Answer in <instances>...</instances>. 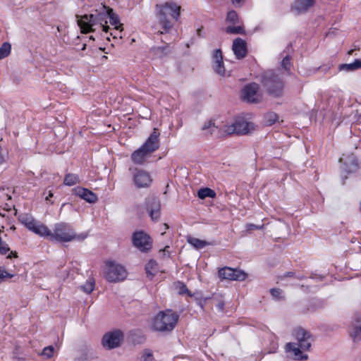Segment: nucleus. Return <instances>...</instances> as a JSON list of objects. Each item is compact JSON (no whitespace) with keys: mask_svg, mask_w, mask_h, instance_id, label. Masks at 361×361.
Returning <instances> with one entry per match:
<instances>
[{"mask_svg":"<svg viewBox=\"0 0 361 361\" xmlns=\"http://www.w3.org/2000/svg\"><path fill=\"white\" fill-rule=\"evenodd\" d=\"M352 336L355 341H357L361 340V326L359 327L355 328Z\"/></svg>","mask_w":361,"mask_h":361,"instance_id":"obj_40","label":"nucleus"},{"mask_svg":"<svg viewBox=\"0 0 361 361\" xmlns=\"http://www.w3.org/2000/svg\"><path fill=\"white\" fill-rule=\"evenodd\" d=\"M361 68V59H356L350 63H343L339 66L340 71H353Z\"/></svg>","mask_w":361,"mask_h":361,"instance_id":"obj_23","label":"nucleus"},{"mask_svg":"<svg viewBox=\"0 0 361 361\" xmlns=\"http://www.w3.org/2000/svg\"><path fill=\"white\" fill-rule=\"evenodd\" d=\"M180 6L172 1L156 5V22L153 28L156 30L157 35H166L164 38H161L164 45L151 49L156 56L163 57L171 53L172 49L171 44L176 41V35H173L172 31L175 23L180 16Z\"/></svg>","mask_w":361,"mask_h":361,"instance_id":"obj_1","label":"nucleus"},{"mask_svg":"<svg viewBox=\"0 0 361 361\" xmlns=\"http://www.w3.org/2000/svg\"><path fill=\"white\" fill-rule=\"evenodd\" d=\"M75 17L78 25L83 33L94 32L97 28L108 32L110 29L107 25L108 19H109L110 24L114 25L116 30L121 27L118 16L114 13L112 8L104 5L100 6L90 14L76 15Z\"/></svg>","mask_w":361,"mask_h":361,"instance_id":"obj_2","label":"nucleus"},{"mask_svg":"<svg viewBox=\"0 0 361 361\" xmlns=\"http://www.w3.org/2000/svg\"><path fill=\"white\" fill-rule=\"evenodd\" d=\"M179 320V314L172 310L160 311L152 319L153 330L158 332L169 333L176 327Z\"/></svg>","mask_w":361,"mask_h":361,"instance_id":"obj_5","label":"nucleus"},{"mask_svg":"<svg viewBox=\"0 0 361 361\" xmlns=\"http://www.w3.org/2000/svg\"><path fill=\"white\" fill-rule=\"evenodd\" d=\"M243 1H244V0H232L233 4L235 5H236V4L240 5Z\"/></svg>","mask_w":361,"mask_h":361,"instance_id":"obj_47","label":"nucleus"},{"mask_svg":"<svg viewBox=\"0 0 361 361\" xmlns=\"http://www.w3.org/2000/svg\"><path fill=\"white\" fill-rule=\"evenodd\" d=\"M270 293L274 298L276 300H283L284 297L282 296V290L280 288H272Z\"/></svg>","mask_w":361,"mask_h":361,"instance_id":"obj_36","label":"nucleus"},{"mask_svg":"<svg viewBox=\"0 0 361 361\" xmlns=\"http://www.w3.org/2000/svg\"><path fill=\"white\" fill-rule=\"evenodd\" d=\"M150 154L147 152L142 147L134 151L130 157L131 161L137 165H142L145 163L146 159L150 157Z\"/></svg>","mask_w":361,"mask_h":361,"instance_id":"obj_19","label":"nucleus"},{"mask_svg":"<svg viewBox=\"0 0 361 361\" xmlns=\"http://www.w3.org/2000/svg\"><path fill=\"white\" fill-rule=\"evenodd\" d=\"M187 242L197 250L202 249L205 246L210 245V243L207 241L202 240L192 236H188Z\"/></svg>","mask_w":361,"mask_h":361,"instance_id":"obj_24","label":"nucleus"},{"mask_svg":"<svg viewBox=\"0 0 361 361\" xmlns=\"http://www.w3.org/2000/svg\"><path fill=\"white\" fill-rule=\"evenodd\" d=\"M11 50V45L8 42H4L0 47V59L7 57Z\"/></svg>","mask_w":361,"mask_h":361,"instance_id":"obj_29","label":"nucleus"},{"mask_svg":"<svg viewBox=\"0 0 361 361\" xmlns=\"http://www.w3.org/2000/svg\"><path fill=\"white\" fill-rule=\"evenodd\" d=\"M212 303L213 305H215L219 312H222L224 311L225 303L221 299L213 298L212 299Z\"/></svg>","mask_w":361,"mask_h":361,"instance_id":"obj_33","label":"nucleus"},{"mask_svg":"<svg viewBox=\"0 0 361 361\" xmlns=\"http://www.w3.org/2000/svg\"><path fill=\"white\" fill-rule=\"evenodd\" d=\"M123 340V334L120 330L105 334L102 338V345L108 350L118 347Z\"/></svg>","mask_w":361,"mask_h":361,"instance_id":"obj_12","label":"nucleus"},{"mask_svg":"<svg viewBox=\"0 0 361 361\" xmlns=\"http://www.w3.org/2000/svg\"><path fill=\"white\" fill-rule=\"evenodd\" d=\"M201 31H202V30H201V29H198V30H197V34H198L199 35H200V34H201Z\"/></svg>","mask_w":361,"mask_h":361,"instance_id":"obj_50","label":"nucleus"},{"mask_svg":"<svg viewBox=\"0 0 361 361\" xmlns=\"http://www.w3.org/2000/svg\"><path fill=\"white\" fill-rule=\"evenodd\" d=\"M145 207L152 221H157L160 217L161 204L156 197H149L145 200Z\"/></svg>","mask_w":361,"mask_h":361,"instance_id":"obj_14","label":"nucleus"},{"mask_svg":"<svg viewBox=\"0 0 361 361\" xmlns=\"http://www.w3.org/2000/svg\"><path fill=\"white\" fill-rule=\"evenodd\" d=\"M218 273L221 279L244 281L247 278V274L245 271L228 267L220 269Z\"/></svg>","mask_w":361,"mask_h":361,"instance_id":"obj_13","label":"nucleus"},{"mask_svg":"<svg viewBox=\"0 0 361 361\" xmlns=\"http://www.w3.org/2000/svg\"><path fill=\"white\" fill-rule=\"evenodd\" d=\"M254 130L255 125L253 123L240 118L235 120L231 125L226 126L224 131L228 135H245Z\"/></svg>","mask_w":361,"mask_h":361,"instance_id":"obj_8","label":"nucleus"},{"mask_svg":"<svg viewBox=\"0 0 361 361\" xmlns=\"http://www.w3.org/2000/svg\"><path fill=\"white\" fill-rule=\"evenodd\" d=\"M94 288V281L93 280L87 281L83 286H81V289L86 293H90L92 292Z\"/></svg>","mask_w":361,"mask_h":361,"instance_id":"obj_32","label":"nucleus"},{"mask_svg":"<svg viewBox=\"0 0 361 361\" xmlns=\"http://www.w3.org/2000/svg\"><path fill=\"white\" fill-rule=\"evenodd\" d=\"M178 286L179 294H189L190 295H191V294L189 293V290L185 284H183V283H178Z\"/></svg>","mask_w":361,"mask_h":361,"instance_id":"obj_41","label":"nucleus"},{"mask_svg":"<svg viewBox=\"0 0 361 361\" xmlns=\"http://www.w3.org/2000/svg\"><path fill=\"white\" fill-rule=\"evenodd\" d=\"M266 92L274 97H280L283 94L285 81L279 71L269 70L262 73L260 80Z\"/></svg>","mask_w":361,"mask_h":361,"instance_id":"obj_4","label":"nucleus"},{"mask_svg":"<svg viewBox=\"0 0 361 361\" xmlns=\"http://www.w3.org/2000/svg\"><path fill=\"white\" fill-rule=\"evenodd\" d=\"M293 336L297 342L288 343L286 345V350L293 352L295 360H306L307 355L302 354V351L310 350L314 339L311 333L302 327L295 328L293 331Z\"/></svg>","mask_w":361,"mask_h":361,"instance_id":"obj_3","label":"nucleus"},{"mask_svg":"<svg viewBox=\"0 0 361 361\" xmlns=\"http://www.w3.org/2000/svg\"><path fill=\"white\" fill-rule=\"evenodd\" d=\"M281 66L286 70V71H290L291 67V63H290V56L287 55L286 56L282 61H281Z\"/></svg>","mask_w":361,"mask_h":361,"instance_id":"obj_38","label":"nucleus"},{"mask_svg":"<svg viewBox=\"0 0 361 361\" xmlns=\"http://www.w3.org/2000/svg\"><path fill=\"white\" fill-rule=\"evenodd\" d=\"M197 195L200 199L204 200L206 197H214L216 192L209 188H205L200 189L197 192Z\"/></svg>","mask_w":361,"mask_h":361,"instance_id":"obj_26","label":"nucleus"},{"mask_svg":"<svg viewBox=\"0 0 361 361\" xmlns=\"http://www.w3.org/2000/svg\"><path fill=\"white\" fill-rule=\"evenodd\" d=\"M45 236L49 237L51 240L57 242H70L75 238L76 235L71 226L66 223L55 224L54 231Z\"/></svg>","mask_w":361,"mask_h":361,"instance_id":"obj_7","label":"nucleus"},{"mask_svg":"<svg viewBox=\"0 0 361 361\" xmlns=\"http://www.w3.org/2000/svg\"><path fill=\"white\" fill-rule=\"evenodd\" d=\"M52 197H53V193L51 192V191H49L48 195L46 197L45 199H46L47 201H50V199Z\"/></svg>","mask_w":361,"mask_h":361,"instance_id":"obj_46","label":"nucleus"},{"mask_svg":"<svg viewBox=\"0 0 361 361\" xmlns=\"http://www.w3.org/2000/svg\"><path fill=\"white\" fill-rule=\"evenodd\" d=\"M13 276V274L8 273L4 269L0 267V283L4 281L6 279H11Z\"/></svg>","mask_w":361,"mask_h":361,"instance_id":"obj_39","label":"nucleus"},{"mask_svg":"<svg viewBox=\"0 0 361 361\" xmlns=\"http://www.w3.org/2000/svg\"><path fill=\"white\" fill-rule=\"evenodd\" d=\"M304 277L303 276H298V279H303Z\"/></svg>","mask_w":361,"mask_h":361,"instance_id":"obj_54","label":"nucleus"},{"mask_svg":"<svg viewBox=\"0 0 361 361\" xmlns=\"http://www.w3.org/2000/svg\"><path fill=\"white\" fill-rule=\"evenodd\" d=\"M226 22L231 23L233 25L239 23L238 16L236 11L232 10L228 12L226 19Z\"/></svg>","mask_w":361,"mask_h":361,"instance_id":"obj_30","label":"nucleus"},{"mask_svg":"<svg viewBox=\"0 0 361 361\" xmlns=\"http://www.w3.org/2000/svg\"><path fill=\"white\" fill-rule=\"evenodd\" d=\"M122 31V28L121 27L120 29H118V30H116L115 29V27L114 28V31L111 32L110 33V35L114 37V38H117V37H121V36L119 35V34Z\"/></svg>","mask_w":361,"mask_h":361,"instance_id":"obj_44","label":"nucleus"},{"mask_svg":"<svg viewBox=\"0 0 361 361\" xmlns=\"http://www.w3.org/2000/svg\"><path fill=\"white\" fill-rule=\"evenodd\" d=\"M25 227L28 230L40 236H45L46 235L50 234L49 228L45 225L36 221L35 219L28 222Z\"/></svg>","mask_w":361,"mask_h":361,"instance_id":"obj_18","label":"nucleus"},{"mask_svg":"<svg viewBox=\"0 0 361 361\" xmlns=\"http://www.w3.org/2000/svg\"><path fill=\"white\" fill-rule=\"evenodd\" d=\"M158 264L154 259H150L145 265L147 276L150 279H152L158 273Z\"/></svg>","mask_w":361,"mask_h":361,"instance_id":"obj_22","label":"nucleus"},{"mask_svg":"<svg viewBox=\"0 0 361 361\" xmlns=\"http://www.w3.org/2000/svg\"><path fill=\"white\" fill-rule=\"evenodd\" d=\"M241 97L248 103L257 104L262 101V97L259 92V86L256 82H251L244 86Z\"/></svg>","mask_w":361,"mask_h":361,"instance_id":"obj_9","label":"nucleus"},{"mask_svg":"<svg viewBox=\"0 0 361 361\" xmlns=\"http://www.w3.org/2000/svg\"><path fill=\"white\" fill-rule=\"evenodd\" d=\"M293 274H294V273H293V272H287V273L285 274V276H286V277H288H288H290V276H293Z\"/></svg>","mask_w":361,"mask_h":361,"instance_id":"obj_48","label":"nucleus"},{"mask_svg":"<svg viewBox=\"0 0 361 361\" xmlns=\"http://www.w3.org/2000/svg\"><path fill=\"white\" fill-rule=\"evenodd\" d=\"M217 127L215 126L214 123L212 121H209L204 124L202 129L203 130L210 129V134H213L216 130Z\"/></svg>","mask_w":361,"mask_h":361,"instance_id":"obj_37","label":"nucleus"},{"mask_svg":"<svg viewBox=\"0 0 361 361\" xmlns=\"http://www.w3.org/2000/svg\"><path fill=\"white\" fill-rule=\"evenodd\" d=\"M353 51V49L350 50V51H348V54H352Z\"/></svg>","mask_w":361,"mask_h":361,"instance_id":"obj_52","label":"nucleus"},{"mask_svg":"<svg viewBox=\"0 0 361 361\" xmlns=\"http://www.w3.org/2000/svg\"><path fill=\"white\" fill-rule=\"evenodd\" d=\"M264 228V224L262 225H255L253 224H247L246 225V229L247 231H252V230H257V229H262Z\"/></svg>","mask_w":361,"mask_h":361,"instance_id":"obj_43","label":"nucleus"},{"mask_svg":"<svg viewBox=\"0 0 361 361\" xmlns=\"http://www.w3.org/2000/svg\"><path fill=\"white\" fill-rule=\"evenodd\" d=\"M9 250H10V248L8 247V245L6 242L0 243V254L1 255H6Z\"/></svg>","mask_w":361,"mask_h":361,"instance_id":"obj_42","label":"nucleus"},{"mask_svg":"<svg viewBox=\"0 0 361 361\" xmlns=\"http://www.w3.org/2000/svg\"><path fill=\"white\" fill-rule=\"evenodd\" d=\"M225 32L228 34L233 35H244L245 34V31L244 27L243 25H237V26H228L225 29Z\"/></svg>","mask_w":361,"mask_h":361,"instance_id":"obj_28","label":"nucleus"},{"mask_svg":"<svg viewBox=\"0 0 361 361\" xmlns=\"http://www.w3.org/2000/svg\"><path fill=\"white\" fill-rule=\"evenodd\" d=\"M86 238V235H82V236L81 237L82 239H85Z\"/></svg>","mask_w":361,"mask_h":361,"instance_id":"obj_53","label":"nucleus"},{"mask_svg":"<svg viewBox=\"0 0 361 361\" xmlns=\"http://www.w3.org/2000/svg\"><path fill=\"white\" fill-rule=\"evenodd\" d=\"M316 0H295L293 7L298 13L306 12L314 6Z\"/></svg>","mask_w":361,"mask_h":361,"instance_id":"obj_21","label":"nucleus"},{"mask_svg":"<svg viewBox=\"0 0 361 361\" xmlns=\"http://www.w3.org/2000/svg\"><path fill=\"white\" fill-rule=\"evenodd\" d=\"M168 247H169V246H166V247L164 248V251H165L166 249L168 248Z\"/></svg>","mask_w":361,"mask_h":361,"instance_id":"obj_55","label":"nucleus"},{"mask_svg":"<svg viewBox=\"0 0 361 361\" xmlns=\"http://www.w3.org/2000/svg\"><path fill=\"white\" fill-rule=\"evenodd\" d=\"M12 257H18V254L16 252H11L8 256L7 258L11 259Z\"/></svg>","mask_w":361,"mask_h":361,"instance_id":"obj_45","label":"nucleus"},{"mask_svg":"<svg viewBox=\"0 0 361 361\" xmlns=\"http://www.w3.org/2000/svg\"><path fill=\"white\" fill-rule=\"evenodd\" d=\"M140 360H141V361H153L154 357H153L152 352L148 349L145 350L143 352V353L140 357Z\"/></svg>","mask_w":361,"mask_h":361,"instance_id":"obj_35","label":"nucleus"},{"mask_svg":"<svg viewBox=\"0 0 361 361\" xmlns=\"http://www.w3.org/2000/svg\"><path fill=\"white\" fill-rule=\"evenodd\" d=\"M129 170L131 171L133 183L137 188H145L151 185L152 178L149 172L137 168H130Z\"/></svg>","mask_w":361,"mask_h":361,"instance_id":"obj_11","label":"nucleus"},{"mask_svg":"<svg viewBox=\"0 0 361 361\" xmlns=\"http://www.w3.org/2000/svg\"><path fill=\"white\" fill-rule=\"evenodd\" d=\"M164 226L165 229H167L169 228L168 225L166 224H164Z\"/></svg>","mask_w":361,"mask_h":361,"instance_id":"obj_51","label":"nucleus"},{"mask_svg":"<svg viewBox=\"0 0 361 361\" xmlns=\"http://www.w3.org/2000/svg\"><path fill=\"white\" fill-rule=\"evenodd\" d=\"M104 276L109 282L116 283L124 280L127 276L125 267L114 261L106 262Z\"/></svg>","mask_w":361,"mask_h":361,"instance_id":"obj_6","label":"nucleus"},{"mask_svg":"<svg viewBox=\"0 0 361 361\" xmlns=\"http://www.w3.org/2000/svg\"><path fill=\"white\" fill-rule=\"evenodd\" d=\"M80 183L79 177L76 174L67 173L63 180V184L68 186H72Z\"/></svg>","mask_w":361,"mask_h":361,"instance_id":"obj_25","label":"nucleus"},{"mask_svg":"<svg viewBox=\"0 0 361 361\" xmlns=\"http://www.w3.org/2000/svg\"><path fill=\"white\" fill-rule=\"evenodd\" d=\"M86 49V44H84L82 47V50H85Z\"/></svg>","mask_w":361,"mask_h":361,"instance_id":"obj_49","label":"nucleus"},{"mask_svg":"<svg viewBox=\"0 0 361 361\" xmlns=\"http://www.w3.org/2000/svg\"><path fill=\"white\" fill-rule=\"evenodd\" d=\"M279 119V116L274 112H269L264 115V123L266 126H272Z\"/></svg>","mask_w":361,"mask_h":361,"instance_id":"obj_27","label":"nucleus"},{"mask_svg":"<svg viewBox=\"0 0 361 361\" xmlns=\"http://www.w3.org/2000/svg\"><path fill=\"white\" fill-rule=\"evenodd\" d=\"M213 68L214 71L219 75H225V68L223 62L222 51L220 49H216L214 51L213 56Z\"/></svg>","mask_w":361,"mask_h":361,"instance_id":"obj_17","label":"nucleus"},{"mask_svg":"<svg viewBox=\"0 0 361 361\" xmlns=\"http://www.w3.org/2000/svg\"><path fill=\"white\" fill-rule=\"evenodd\" d=\"M75 194L89 203H94L97 201V196L91 190L84 188L74 189Z\"/></svg>","mask_w":361,"mask_h":361,"instance_id":"obj_20","label":"nucleus"},{"mask_svg":"<svg viewBox=\"0 0 361 361\" xmlns=\"http://www.w3.org/2000/svg\"><path fill=\"white\" fill-rule=\"evenodd\" d=\"M34 218L31 215H29L27 214H20L18 217L20 222L25 226H26L28 222H30Z\"/></svg>","mask_w":361,"mask_h":361,"instance_id":"obj_34","label":"nucleus"},{"mask_svg":"<svg viewBox=\"0 0 361 361\" xmlns=\"http://www.w3.org/2000/svg\"><path fill=\"white\" fill-rule=\"evenodd\" d=\"M159 135L158 129L154 128L153 132L141 147L150 154L154 152L159 147Z\"/></svg>","mask_w":361,"mask_h":361,"instance_id":"obj_15","label":"nucleus"},{"mask_svg":"<svg viewBox=\"0 0 361 361\" xmlns=\"http://www.w3.org/2000/svg\"><path fill=\"white\" fill-rule=\"evenodd\" d=\"M132 241L133 245L141 252H147L152 248V240L151 237L142 231L134 232Z\"/></svg>","mask_w":361,"mask_h":361,"instance_id":"obj_10","label":"nucleus"},{"mask_svg":"<svg viewBox=\"0 0 361 361\" xmlns=\"http://www.w3.org/2000/svg\"><path fill=\"white\" fill-rule=\"evenodd\" d=\"M232 49L237 59L245 58L247 53V43L242 38L238 37L233 42Z\"/></svg>","mask_w":361,"mask_h":361,"instance_id":"obj_16","label":"nucleus"},{"mask_svg":"<svg viewBox=\"0 0 361 361\" xmlns=\"http://www.w3.org/2000/svg\"><path fill=\"white\" fill-rule=\"evenodd\" d=\"M54 353V348L52 345L45 347L40 353V355L44 357L47 359L53 357Z\"/></svg>","mask_w":361,"mask_h":361,"instance_id":"obj_31","label":"nucleus"}]
</instances>
